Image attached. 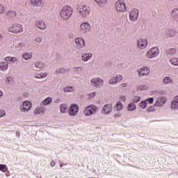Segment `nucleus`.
I'll return each instance as SVG.
<instances>
[{"label":"nucleus","instance_id":"f257e3e1","mask_svg":"<svg viewBox=\"0 0 178 178\" xmlns=\"http://www.w3.org/2000/svg\"><path fill=\"white\" fill-rule=\"evenodd\" d=\"M72 15H73V8L69 5L64 6L59 12L61 20H67L70 19Z\"/></svg>","mask_w":178,"mask_h":178},{"label":"nucleus","instance_id":"f03ea898","mask_svg":"<svg viewBox=\"0 0 178 178\" xmlns=\"http://www.w3.org/2000/svg\"><path fill=\"white\" fill-rule=\"evenodd\" d=\"M76 9L81 17H87L90 15V8L84 5L78 6Z\"/></svg>","mask_w":178,"mask_h":178},{"label":"nucleus","instance_id":"7ed1b4c3","mask_svg":"<svg viewBox=\"0 0 178 178\" xmlns=\"http://www.w3.org/2000/svg\"><path fill=\"white\" fill-rule=\"evenodd\" d=\"M115 9L117 12L122 13L123 12H126L127 7L126 6V2L124 0H118L115 3Z\"/></svg>","mask_w":178,"mask_h":178},{"label":"nucleus","instance_id":"20e7f679","mask_svg":"<svg viewBox=\"0 0 178 178\" xmlns=\"http://www.w3.org/2000/svg\"><path fill=\"white\" fill-rule=\"evenodd\" d=\"M98 111V107L94 105H90L84 108L83 113L85 116H91L92 115H95L97 113Z\"/></svg>","mask_w":178,"mask_h":178},{"label":"nucleus","instance_id":"39448f33","mask_svg":"<svg viewBox=\"0 0 178 178\" xmlns=\"http://www.w3.org/2000/svg\"><path fill=\"white\" fill-rule=\"evenodd\" d=\"M158 55H159V49H158V47H152L146 53V56L149 59L156 58Z\"/></svg>","mask_w":178,"mask_h":178},{"label":"nucleus","instance_id":"423d86ee","mask_svg":"<svg viewBox=\"0 0 178 178\" xmlns=\"http://www.w3.org/2000/svg\"><path fill=\"white\" fill-rule=\"evenodd\" d=\"M140 12L137 9H134L129 13V20L131 22H137L138 20V13Z\"/></svg>","mask_w":178,"mask_h":178},{"label":"nucleus","instance_id":"0eeeda50","mask_svg":"<svg viewBox=\"0 0 178 178\" xmlns=\"http://www.w3.org/2000/svg\"><path fill=\"white\" fill-rule=\"evenodd\" d=\"M10 31L14 34L23 33V26L20 24H17L10 28Z\"/></svg>","mask_w":178,"mask_h":178},{"label":"nucleus","instance_id":"6e6552de","mask_svg":"<svg viewBox=\"0 0 178 178\" xmlns=\"http://www.w3.org/2000/svg\"><path fill=\"white\" fill-rule=\"evenodd\" d=\"M68 112L70 116H76L79 113V106L76 104H72Z\"/></svg>","mask_w":178,"mask_h":178},{"label":"nucleus","instance_id":"1a4fd4ad","mask_svg":"<svg viewBox=\"0 0 178 178\" xmlns=\"http://www.w3.org/2000/svg\"><path fill=\"white\" fill-rule=\"evenodd\" d=\"M90 83L93 87H101L104 84V81L100 78H94L91 79Z\"/></svg>","mask_w":178,"mask_h":178},{"label":"nucleus","instance_id":"9d476101","mask_svg":"<svg viewBox=\"0 0 178 178\" xmlns=\"http://www.w3.org/2000/svg\"><path fill=\"white\" fill-rule=\"evenodd\" d=\"M147 45L148 42L147 41V39L140 38L138 40V47L140 49H145Z\"/></svg>","mask_w":178,"mask_h":178},{"label":"nucleus","instance_id":"9b49d317","mask_svg":"<svg viewBox=\"0 0 178 178\" xmlns=\"http://www.w3.org/2000/svg\"><path fill=\"white\" fill-rule=\"evenodd\" d=\"M138 72L139 73V76H148L149 73H151V70L148 67H143L138 70Z\"/></svg>","mask_w":178,"mask_h":178},{"label":"nucleus","instance_id":"f8f14e48","mask_svg":"<svg viewBox=\"0 0 178 178\" xmlns=\"http://www.w3.org/2000/svg\"><path fill=\"white\" fill-rule=\"evenodd\" d=\"M80 30L83 33H88L91 30V25L88 22H83L80 26Z\"/></svg>","mask_w":178,"mask_h":178},{"label":"nucleus","instance_id":"ddd939ff","mask_svg":"<svg viewBox=\"0 0 178 178\" xmlns=\"http://www.w3.org/2000/svg\"><path fill=\"white\" fill-rule=\"evenodd\" d=\"M123 80V76L122 75H118L116 77H112L109 81V84H112L115 86L118 84V83H120Z\"/></svg>","mask_w":178,"mask_h":178},{"label":"nucleus","instance_id":"4468645a","mask_svg":"<svg viewBox=\"0 0 178 178\" xmlns=\"http://www.w3.org/2000/svg\"><path fill=\"white\" fill-rule=\"evenodd\" d=\"M75 44L76 45L78 49L83 48V47L86 46V42H84V40L81 38H76L75 39Z\"/></svg>","mask_w":178,"mask_h":178},{"label":"nucleus","instance_id":"2eb2a0df","mask_svg":"<svg viewBox=\"0 0 178 178\" xmlns=\"http://www.w3.org/2000/svg\"><path fill=\"white\" fill-rule=\"evenodd\" d=\"M31 102L29 101H25L23 103V108H21L22 112H27V111H30L31 109Z\"/></svg>","mask_w":178,"mask_h":178},{"label":"nucleus","instance_id":"dca6fc26","mask_svg":"<svg viewBox=\"0 0 178 178\" xmlns=\"http://www.w3.org/2000/svg\"><path fill=\"white\" fill-rule=\"evenodd\" d=\"M113 108L112 107V104H106L104 105L102 109V113L104 115H108L112 112Z\"/></svg>","mask_w":178,"mask_h":178},{"label":"nucleus","instance_id":"f3484780","mask_svg":"<svg viewBox=\"0 0 178 178\" xmlns=\"http://www.w3.org/2000/svg\"><path fill=\"white\" fill-rule=\"evenodd\" d=\"M166 101H168L166 97H158L155 103V106H163L166 104Z\"/></svg>","mask_w":178,"mask_h":178},{"label":"nucleus","instance_id":"a211bd4d","mask_svg":"<svg viewBox=\"0 0 178 178\" xmlns=\"http://www.w3.org/2000/svg\"><path fill=\"white\" fill-rule=\"evenodd\" d=\"M35 26L38 29H40V30H45V29H47V25H45V23L41 20L36 21Z\"/></svg>","mask_w":178,"mask_h":178},{"label":"nucleus","instance_id":"6ab92c4d","mask_svg":"<svg viewBox=\"0 0 178 178\" xmlns=\"http://www.w3.org/2000/svg\"><path fill=\"white\" fill-rule=\"evenodd\" d=\"M31 5H33V6H43L44 1L42 0H31Z\"/></svg>","mask_w":178,"mask_h":178},{"label":"nucleus","instance_id":"aec40b11","mask_svg":"<svg viewBox=\"0 0 178 178\" xmlns=\"http://www.w3.org/2000/svg\"><path fill=\"white\" fill-rule=\"evenodd\" d=\"M96 3L100 7V8H105L108 3V0H95Z\"/></svg>","mask_w":178,"mask_h":178},{"label":"nucleus","instance_id":"412c9836","mask_svg":"<svg viewBox=\"0 0 178 178\" xmlns=\"http://www.w3.org/2000/svg\"><path fill=\"white\" fill-rule=\"evenodd\" d=\"M40 113H45V108L42 107H37L34 111V115H40Z\"/></svg>","mask_w":178,"mask_h":178},{"label":"nucleus","instance_id":"4be33fe9","mask_svg":"<svg viewBox=\"0 0 178 178\" xmlns=\"http://www.w3.org/2000/svg\"><path fill=\"white\" fill-rule=\"evenodd\" d=\"M9 65L8 61L0 63V70H7Z\"/></svg>","mask_w":178,"mask_h":178},{"label":"nucleus","instance_id":"5701e85b","mask_svg":"<svg viewBox=\"0 0 178 178\" xmlns=\"http://www.w3.org/2000/svg\"><path fill=\"white\" fill-rule=\"evenodd\" d=\"M92 56V54H85L82 56V60L83 62H87V60H90V59H91Z\"/></svg>","mask_w":178,"mask_h":178},{"label":"nucleus","instance_id":"b1692460","mask_svg":"<svg viewBox=\"0 0 178 178\" xmlns=\"http://www.w3.org/2000/svg\"><path fill=\"white\" fill-rule=\"evenodd\" d=\"M60 109L61 113H66L67 111V105H66L65 104H61L60 106Z\"/></svg>","mask_w":178,"mask_h":178},{"label":"nucleus","instance_id":"393cba45","mask_svg":"<svg viewBox=\"0 0 178 178\" xmlns=\"http://www.w3.org/2000/svg\"><path fill=\"white\" fill-rule=\"evenodd\" d=\"M171 15L174 19H178V8H174L172 10Z\"/></svg>","mask_w":178,"mask_h":178},{"label":"nucleus","instance_id":"a878e982","mask_svg":"<svg viewBox=\"0 0 178 178\" xmlns=\"http://www.w3.org/2000/svg\"><path fill=\"white\" fill-rule=\"evenodd\" d=\"M172 83H173V81L172 80V79L169 76H165L163 79V83L164 84H172Z\"/></svg>","mask_w":178,"mask_h":178},{"label":"nucleus","instance_id":"bb28decb","mask_svg":"<svg viewBox=\"0 0 178 178\" xmlns=\"http://www.w3.org/2000/svg\"><path fill=\"white\" fill-rule=\"evenodd\" d=\"M6 15L9 17H15V16L17 15V13H16V11L9 10L6 13Z\"/></svg>","mask_w":178,"mask_h":178},{"label":"nucleus","instance_id":"cd10ccee","mask_svg":"<svg viewBox=\"0 0 178 178\" xmlns=\"http://www.w3.org/2000/svg\"><path fill=\"white\" fill-rule=\"evenodd\" d=\"M52 103V98L47 97L44 100L42 101V104L46 106V105H49V104Z\"/></svg>","mask_w":178,"mask_h":178},{"label":"nucleus","instance_id":"c85d7f7f","mask_svg":"<svg viewBox=\"0 0 178 178\" xmlns=\"http://www.w3.org/2000/svg\"><path fill=\"white\" fill-rule=\"evenodd\" d=\"M138 91H147L148 90V86L142 85L137 87Z\"/></svg>","mask_w":178,"mask_h":178},{"label":"nucleus","instance_id":"c756f323","mask_svg":"<svg viewBox=\"0 0 178 178\" xmlns=\"http://www.w3.org/2000/svg\"><path fill=\"white\" fill-rule=\"evenodd\" d=\"M0 170L3 173L8 172V166L5 164H0Z\"/></svg>","mask_w":178,"mask_h":178},{"label":"nucleus","instance_id":"7c9ffc66","mask_svg":"<svg viewBox=\"0 0 178 178\" xmlns=\"http://www.w3.org/2000/svg\"><path fill=\"white\" fill-rule=\"evenodd\" d=\"M136 104H134V103H130L129 105H128V107H127V110L128 111H136Z\"/></svg>","mask_w":178,"mask_h":178},{"label":"nucleus","instance_id":"2f4dec72","mask_svg":"<svg viewBox=\"0 0 178 178\" xmlns=\"http://www.w3.org/2000/svg\"><path fill=\"white\" fill-rule=\"evenodd\" d=\"M171 65H173V66H178V58H174L170 60Z\"/></svg>","mask_w":178,"mask_h":178},{"label":"nucleus","instance_id":"473e14b6","mask_svg":"<svg viewBox=\"0 0 178 178\" xmlns=\"http://www.w3.org/2000/svg\"><path fill=\"white\" fill-rule=\"evenodd\" d=\"M47 73H40L38 74L37 76H35V79H45L47 77Z\"/></svg>","mask_w":178,"mask_h":178},{"label":"nucleus","instance_id":"72a5a7b5","mask_svg":"<svg viewBox=\"0 0 178 178\" xmlns=\"http://www.w3.org/2000/svg\"><path fill=\"white\" fill-rule=\"evenodd\" d=\"M171 108L172 109H178V103L177 102H175V100H173L171 102Z\"/></svg>","mask_w":178,"mask_h":178},{"label":"nucleus","instance_id":"f704fd0d","mask_svg":"<svg viewBox=\"0 0 178 178\" xmlns=\"http://www.w3.org/2000/svg\"><path fill=\"white\" fill-rule=\"evenodd\" d=\"M31 54L26 53L23 55V58L25 59V60H29V59H31Z\"/></svg>","mask_w":178,"mask_h":178},{"label":"nucleus","instance_id":"c9c22d12","mask_svg":"<svg viewBox=\"0 0 178 178\" xmlns=\"http://www.w3.org/2000/svg\"><path fill=\"white\" fill-rule=\"evenodd\" d=\"M116 108H117V111H122V109H123V104H122V102H118L116 104Z\"/></svg>","mask_w":178,"mask_h":178},{"label":"nucleus","instance_id":"e433bc0d","mask_svg":"<svg viewBox=\"0 0 178 178\" xmlns=\"http://www.w3.org/2000/svg\"><path fill=\"white\" fill-rule=\"evenodd\" d=\"M5 60H6V62H8V60H9V62H16V60H17V58H16L15 57H6Z\"/></svg>","mask_w":178,"mask_h":178},{"label":"nucleus","instance_id":"4c0bfd02","mask_svg":"<svg viewBox=\"0 0 178 178\" xmlns=\"http://www.w3.org/2000/svg\"><path fill=\"white\" fill-rule=\"evenodd\" d=\"M140 107L142 108V109H145V108H147V101H142L140 103Z\"/></svg>","mask_w":178,"mask_h":178},{"label":"nucleus","instance_id":"58836bf2","mask_svg":"<svg viewBox=\"0 0 178 178\" xmlns=\"http://www.w3.org/2000/svg\"><path fill=\"white\" fill-rule=\"evenodd\" d=\"M141 101V97L138 96H135L133 99L134 104H137V102H140Z\"/></svg>","mask_w":178,"mask_h":178},{"label":"nucleus","instance_id":"ea45409f","mask_svg":"<svg viewBox=\"0 0 178 178\" xmlns=\"http://www.w3.org/2000/svg\"><path fill=\"white\" fill-rule=\"evenodd\" d=\"M35 67H38V69H42V67H44V65L42 63H35Z\"/></svg>","mask_w":178,"mask_h":178},{"label":"nucleus","instance_id":"a19ab883","mask_svg":"<svg viewBox=\"0 0 178 178\" xmlns=\"http://www.w3.org/2000/svg\"><path fill=\"white\" fill-rule=\"evenodd\" d=\"M64 91L65 92H72L73 91V87L72 86L66 87L64 88Z\"/></svg>","mask_w":178,"mask_h":178},{"label":"nucleus","instance_id":"79ce46f5","mask_svg":"<svg viewBox=\"0 0 178 178\" xmlns=\"http://www.w3.org/2000/svg\"><path fill=\"white\" fill-rule=\"evenodd\" d=\"M168 54H170L171 55H173L176 54V49H169L167 50Z\"/></svg>","mask_w":178,"mask_h":178},{"label":"nucleus","instance_id":"37998d69","mask_svg":"<svg viewBox=\"0 0 178 178\" xmlns=\"http://www.w3.org/2000/svg\"><path fill=\"white\" fill-rule=\"evenodd\" d=\"M2 13H5V7L0 4V15H1Z\"/></svg>","mask_w":178,"mask_h":178},{"label":"nucleus","instance_id":"c03bdc74","mask_svg":"<svg viewBox=\"0 0 178 178\" xmlns=\"http://www.w3.org/2000/svg\"><path fill=\"white\" fill-rule=\"evenodd\" d=\"M175 34H176V31H175V30H170V31H169L170 37H173V35H175Z\"/></svg>","mask_w":178,"mask_h":178},{"label":"nucleus","instance_id":"a18cd8bd","mask_svg":"<svg viewBox=\"0 0 178 178\" xmlns=\"http://www.w3.org/2000/svg\"><path fill=\"white\" fill-rule=\"evenodd\" d=\"M146 101L147 102H149L150 104H154V98L153 97L147 98V99H146Z\"/></svg>","mask_w":178,"mask_h":178},{"label":"nucleus","instance_id":"49530a36","mask_svg":"<svg viewBox=\"0 0 178 178\" xmlns=\"http://www.w3.org/2000/svg\"><path fill=\"white\" fill-rule=\"evenodd\" d=\"M5 115H6V113H5V111L1 110L0 111V118H3V116H5Z\"/></svg>","mask_w":178,"mask_h":178},{"label":"nucleus","instance_id":"de8ad7c7","mask_svg":"<svg viewBox=\"0 0 178 178\" xmlns=\"http://www.w3.org/2000/svg\"><path fill=\"white\" fill-rule=\"evenodd\" d=\"M155 111V108L154 107L151 106L147 108V112H154Z\"/></svg>","mask_w":178,"mask_h":178},{"label":"nucleus","instance_id":"09e8293b","mask_svg":"<svg viewBox=\"0 0 178 178\" xmlns=\"http://www.w3.org/2000/svg\"><path fill=\"white\" fill-rule=\"evenodd\" d=\"M12 81H13V78H12V76H8L7 77V82L8 83H12Z\"/></svg>","mask_w":178,"mask_h":178},{"label":"nucleus","instance_id":"8fccbe9b","mask_svg":"<svg viewBox=\"0 0 178 178\" xmlns=\"http://www.w3.org/2000/svg\"><path fill=\"white\" fill-rule=\"evenodd\" d=\"M56 72H57V74L65 73V69H60V70H57Z\"/></svg>","mask_w":178,"mask_h":178},{"label":"nucleus","instance_id":"3c124183","mask_svg":"<svg viewBox=\"0 0 178 178\" xmlns=\"http://www.w3.org/2000/svg\"><path fill=\"white\" fill-rule=\"evenodd\" d=\"M120 116H122V114H120V113L114 114V118H120Z\"/></svg>","mask_w":178,"mask_h":178},{"label":"nucleus","instance_id":"603ef678","mask_svg":"<svg viewBox=\"0 0 178 178\" xmlns=\"http://www.w3.org/2000/svg\"><path fill=\"white\" fill-rule=\"evenodd\" d=\"M95 97V93L89 94V98H94Z\"/></svg>","mask_w":178,"mask_h":178},{"label":"nucleus","instance_id":"864d4df0","mask_svg":"<svg viewBox=\"0 0 178 178\" xmlns=\"http://www.w3.org/2000/svg\"><path fill=\"white\" fill-rule=\"evenodd\" d=\"M42 38H37L36 39H35V41L37 42H41V41H42Z\"/></svg>","mask_w":178,"mask_h":178},{"label":"nucleus","instance_id":"5fc2aeb1","mask_svg":"<svg viewBox=\"0 0 178 178\" xmlns=\"http://www.w3.org/2000/svg\"><path fill=\"white\" fill-rule=\"evenodd\" d=\"M51 168H54V166H55V161H52L50 163Z\"/></svg>","mask_w":178,"mask_h":178},{"label":"nucleus","instance_id":"6e6d98bb","mask_svg":"<svg viewBox=\"0 0 178 178\" xmlns=\"http://www.w3.org/2000/svg\"><path fill=\"white\" fill-rule=\"evenodd\" d=\"M120 99H122V101H126V96H121Z\"/></svg>","mask_w":178,"mask_h":178},{"label":"nucleus","instance_id":"4d7b16f0","mask_svg":"<svg viewBox=\"0 0 178 178\" xmlns=\"http://www.w3.org/2000/svg\"><path fill=\"white\" fill-rule=\"evenodd\" d=\"M16 136H17V137H20V131H17L16 132Z\"/></svg>","mask_w":178,"mask_h":178},{"label":"nucleus","instance_id":"13d9d810","mask_svg":"<svg viewBox=\"0 0 178 178\" xmlns=\"http://www.w3.org/2000/svg\"><path fill=\"white\" fill-rule=\"evenodd\" d=\"M174 101L178 104V96H176L174 99Z\"/></svg>","mask_w":178,"mask_h":178},{"label":"nucleus","instance_id":"bf43d9fd","mask_svg":"<svg viewBox=\"0 0 178 178\" xmlns=\"http://www.w3.org/2000/svg\"><path fill=\"white\" fill-rule=\"evenodd\" d=\"M127 83H123L122 84V87H127Z\"/></svg>","mask_w":178,"mask_h":178},{"label":"nucleus","instance_id":"052dcab7","mask_svg":"<svg viewBox=\"0 0 178 178\" xmlns=\"http://www.w3.org/2000/svg\"><path fill=\"white\" fill-rule=\"evenodd\" d=\"M2 95H3V92H2L0 90V97H2Z\"/></svg>","mask_w":178,"mask_h":178},{"label":"nucleus","instance_id":"680f3d73","mask_svg":"<svg viewBox=\"0 0 178 178\" xmlns=\"http://www.w3.org/2000/svg\"><path fill=\"white\" fill-rule=\"evenodd\" d=\"M2 38H3L2 34L0 33V41L1 40H2Z\"/></svg>","mask_w":178,"mask_h":178},{"label":"nucleus","instance_id":"e2e57ef3","mask_svg":"<svg viewBox=\"0 0 178 178\" xmlns=\"http://www.w3.org/2000/svg\"><path fill=\"white\" fill-rule=\"evenodd\" d=\"M60 167L63 168V164H60Z\"/></svg>","mask_w":178,"mask_h":178}]
</instances>
